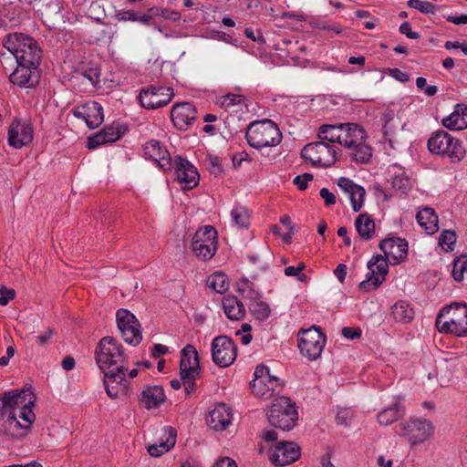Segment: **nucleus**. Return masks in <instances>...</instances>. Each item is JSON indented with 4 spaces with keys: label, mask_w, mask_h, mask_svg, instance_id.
I'll use <instances>...</instances> for the list:
<instances>
[{
    "label": "nucleus",
    "mask_w": 467,
    "mask_h": 467,
    "mask_svg": "<svg viewBox=\"0 0 467 467\" xmlns=\"http://www.w3.org/2000/svg\"><path fill=\"white\" fill-rule=\"evenodd\" d=\"M337 185L344 192L348 193L353 211L356 213L359 212L364 203L366 194L365 189L362 186L354 183L352 180L345 177L338 179Z\"/></svg>",
    "instance_id": "a878e982"
},
{
    "label": "nucleus",
    "mask_w": 467,
    "mask_h": 467,
    "mask_svg": "<svg viewBox=\"0 0 467 467\" xmlns=\"http://www.w3.org/2000/svg\"><path fill=\"white\" fill-rule=\"evenodd\" d=\"M467 272V255H461L453 261L451 275L456 282L463 280V275Z\"/></svg>",
    "instance_id": "de8ad7c7"
},
{
    "label": "nucleus",
    "mask_w": 467,
    "mask_h": 467,
    "mask_svg": "<svg viewBox=\"0 0 467 467\" xmlns=\"http://www.w3.org/2000/svg\"><path fill=\"white\" fill-rule=\"evenodd\" d=\"M274 376L270 375L269 368L265 365H259L255 368L254 370V380H259L265 381V379H268L269 378H273Z\"/></svg>",
    "instance_id": "052dcab7"
},
{
    "label": "nucleus",
    "mask_w": 467,
    "mask_h": 467,
    "mask_svg": "<svg viewBox=\"0 0 467 467\" xmlns=\"http://www.w3.org/2000/svg\"><path fill=\"white\" fill-rule=\"evenodd\" d=\"M166 396L162 387L154 385L147 386L141 392L140 402L146 410L158 408L164 403Z\"/></svg>",
    "instance_id": "c85d7f7f"
},
{
    "label": "nucleus",
    "mask_w": 467,
    "mask_h": 467,
    "mask_svg": "<svg viewBox=\"0 0 467 467\" xmlns=\"http://www.w3.org/2000/svg\"><path fill=\"white\" fill-rule=\"evenodd\" d=\"M354 413L350 409L344 408L340 409L336 416V420L338 425L349 426L353 419Z\"/></svg>",
    "instance_id": "603ef678"
},
{
    "label": "nucleus",
    "mask_w": 467,
    "mask_h": 467,
    "mask_svg": "<svg viewBox=\"0 0 467 467\" xmlns=\"http://www.w3.org/2000/svg\"><path fill=\"white\" fill-rule=\"evenodd\" d=\"M116 321L125 342L134 347L142 340V330L137 317L128 309L120 308L116 313Z\"/></svg>",
    "instance_id": "9b49d317"
},
{
    "label": "nucleus",
    "mask_w": 467,
    "mask_h": 467,
    "mask_svg": "<svg viewBox=\"0 0 467 467\" xmlns=\"http://www.w3.org/2000/svg\"><path fill=\"white\" fill-rule=\"evenodd\" d=\"M379 249L389 258L392 265H399L408 256V242L400 237L392 236L381 240Z\"/></svg>",
    "instance_id": "aec40b11"
},
{
    "label": "nucleus",
    "mask_w": 467,
    "mask_h": 467,
    "mask_svg": "<svg viewBox=\"0 0 467 467\" xmlns=\"http://www.w3.org/2000/svg\"><path fill=\"white\" fill-rule=\"evenodd\" d=\"M355 226L361 239L371 240L375 234V222L367 213L359 214L355 221Z\"/></svg>",
    "instance_id": "e433bc0d"
},
{
    "label": "nucleus",
    "mask_w": 467,
    "mask_h": 467,
    "mask_svg": "<svg viewBox=\"0 0 467 467\" xmlns=\"http://www.w3.org/2000/svg\"><path fill=\"white\" fill-rule=\"evenodd\" d=\"M400 33L405 35L410 39H419L420 35L418 32H414L411 29V26L409 22H403L400 26Z\"/></svg>",
    "instance_id": "680f3d73"
},
{
    "label": "nucleus",
    "mask_w": 467,
    "mask_h": 467,
    "mask_svg": "<svg viewBox=\"0 0 467 467\" xmlns=\"http://www.w3.org/2000/svg\"><path fill=\"white\" fill-rule=\"evenodd\" d=\"M416 218L419 224L425 229L428 234H433L439 230L438 215L434 209L425 207L418 212Z\"/></svg>",
    "instance_id": "c9c22d12"
},
{
    "label": "nucleus",
    "mask_w": 467,
    "mask_h": 467,
    "mask_svg": "<svg viewBox=\"0 0 467 467\" xmlns=\"http://www.w3.org/2000/svg\"><path fill=\"white\" fill-rule=\"evenodd\" d=\"M306 268V264L301 262L297 266H287L285 268V275L286 276H294L296 280L306 283L308 281V276L303 273V270Z\"/></svg>",
    "instance_id": "09e8293b"
},
{
    "label": "nucleus",
    "mask_w": 467,
    "mask_h": 467,
    "mask_svg": "<svg viewBox=\"0 0 467 467\" xmlns=\"http://www.w3.org/2000/svg\"><path fill=\"white\" fill-rule=\"evenodd\" d=\"M341 333L348 339H357L361 337V329L359 327H345L342 328Z\"/></svg>",
    "instance_id": "0e129e2a"
},
{
    "label": "nucleus",
    "mask_w": 467,
    "mask_h": 467,
    "mask_svg": "<svg viewBox=\"0 0 467 467\" xmlns=\"http://www.w3.org/2000/svg\"><path fill=\"white\" fill-rule=\"evenodd\" d=\"M26 390H27V396H29V400H27V399L26 398V401L20 404V406H18V408H20L18 417L23 421H25L26 424H22L19 420H17V419L16 420V421H14L13 424H15L16 429H24L28 431L30 430L31 425L36 420V414L32 409L35 406L36 397L33 394V392L30 391L29 389H26Z\"/></svg>",
    "instance_id": "c756f323"
},
{
    "label": "nucleus",
    "mask_w": 467,
    "mask_h": 467,
    "mask_svg": "<svg viewBox=\"0 0 467 467\" xmlns=\"http://www.w3.org/2000/svg\"><path fill=\"white\" fill-rule=\"evenodd\" d=\"M74 116L83 119L90 129L99 127L104 119L103 108L97 101H89L74 110Z\"/></svg>",
    "instance_id": "b1692460"
},
{
    "label": "nucleus",
    "mask_w": 467,
    "mask_h": 467,
    "mask_svg": "<svg viewBox=\"0 0 467 467\" xmlns=\"http://www.w3.org/2000/svg\"><path fill=\"white\" fill-rule=\"evenodd\" d=\"M400 436L405 437L411 445L421 443L428 440L434 432L433 424L426 419H410L400 424Z\"/></svg>",
    "instance_id": "ddd939ff"
},
{
    "label": "nucleus",
    "mask_w": 467,
    "mask_h": 467,
    "mask_svg": "<svg viewBox=\"0 0 467 467\" xmlns=\"http://www.w3.org/2000/svg\"><path fill=\"white\" fill-rule=\"evenodd\" d=\"M237 291L243 297L251 300L253 303L260 300L262 295L254 288V283L250 282L246 277H243L237 283Z\"/></svg>",
    "instance_id": "a19ab883"
},
{
    "label": "nucleus",
    "mask_w": 467,
    "mask_h": 467,
    "mask_svg": "<svg viewBox=\"0 0 467 467\" xmlns=\"http://www.w3.org/2000/svg\"><path fill=\"white\" fill-rule=\"evenodd\" d=\"M407 5L409 7L419 10L420 13L425 15L434 14L436 10L435 5L420 0H409Z\"/></svg>",
    "instance_id": "8fccbe9b"
},
{
    "label": "nucleus",
    "mask_w": 467,
    "mask_h": 467,
    "mask_svg": "<svg viewBox=\"0 0 467 467\" xmlns=\"http://www.w3.org/2000/svg\"><path fill=\"white\" fill-rule=\"evenodd\" d=\"M232 417L230 407L225 403H221L210 412L207 422L211 429L223 431L231 424Z\"/></svg>",
    "instance_id": "cd10ccee"
},
{
    "label": "nucleus",
    "mask_w": 467,
    "mask_h": 467,
    "mask_svg": "<svg viewBox=\"0 0 467 467\" xmlns=\"http://www.w3.org/2000/svg\"><path fill=\"white\" fill-rule=\"evenodd\" d=\"M172 168H174L177 182L182 185L184 191L192 190L198 185L200 175L188 160L176 156L172 161Z\"/></svg>",
    "instance_id": "a211bd4d"
},
{
    "label": "nucleus",
    "mask_w": 467,
    "mask_h": 467,
    "mask_svg": "<svg viewBox=\"0 0 467 467\" xmlns=\"http://www.w3.org/2000/svg\"><path fill=\"white\" fill-rule=\"evenodd\" d=\"M34 138V130L29 121H22L15 118L7 130L8 145L14 149H21L30 144Z\"/></svg>",
    "instance_id": "f3484780"
},
{
    "label": "nucleus",
    "mask_w": 467,
    "mask_h": 467,
    "mask_svg": "<svg viewBox=\"0 0 467 467\" xmlns=\"http://www.w3.org/2000/svg\"><path fill=\"white\" fill-rule=\"evenodd\" d=\"M95 359L101 371L129 364V358L122 345L116 338L109 336L102 337L98 343Z\"/></svg>",
    "instance_id": "20e7f679"
},
{
    "label": "nucleus",
    "mask_w": 467,
    "mask_h": 467,
    "mask_svg": "<svg viewBox=\"0 0 467 467\" xmlns=\"http://www.w3.org/2000/svg\"><path fill=\"white\" fill-rule=\"evenodd\" d=\"M402 400L403 399L399 397L392 406L381 410L377 417L378 422L382 426H388L402 419L406 413Z\"/></svg>",
    "instance_id": "473e14b6"
},
{
    "label": "nucleus",
    "mask_w": 467,
    "mask_h": 467,
    "mask_svg": "<svg viewBox=\"0 0 467 467\" xmlns=\"http://www.w3.org/2000/svg\"><path fill=\"white\" fill-rule=\"evenodd\" d=\"M17 67L9 76L10 81L19 87L33 88L39 81V65H28L27 63L16 62Z\"/></svg>",
    "instance_id": "4be33fe9"
},
{
    "label": "nucleus",
    "mask_w": 467,
    "mask_h": 467,
    "mask_svg": "<svg viewBox=\"0 0 467 467\" xmlns=\"http://www.w3.org/2000/svg\"><path fill=\"white\" fill-rule=\"evenodd\" d=\"M436 327L441 333L464 336L467 333V304L452 303L441 308L436 318Z\"/></svg>",
    "instance_id": "7ed1b4c3"
},
{
    "label": "nucleus",
    "mask_w": 467,
    "mask_h": 467,
    "mask_svg": "<svg viewBox=\"0 0 467 467\" xmlns=\"http://www.w3.org/2000/svg\"><path fill=\"white\" fill-rule=\"evenodd\" d=\"M207 285L214 292L223 294L228 290L229 284L225 275L215 273L208 277Z\"/></svg>",
    "instance_id": "37998d69"
},
{
    "label": "nucleus",
    "mask_w": 467,
    "mask_h": 467,
    "mask_svg": "<svg viewBox=\"0 0 467 467\" xmlns=\"http://www.w3.org/2000/svg\"><path fill=\"white\" fill-rule=\"evenodd\" d=\"M269 423L282 431L292 430L298 420L296 404L287 397H280L271 405L266 413Z\"/></svg>",
    "instance_id": "423d86ee"
},
{
    "label": "nucleus",
    "mask_w": 467,
    "mask_h": 467,
    "mask_svg": "<svg viewBox=\"0 0 467 467\" xmlns=\"http://www.w3.org/2000/svg\"><path fill=\"white\" fill-rule=\"evenodd\" d=\"M300 456L301 449L296 442L281 441L275 446L269 459L275 466H285L296 462Z\"/></svg>",
    "instance_id": "412c9836"
},
{
    "label": "nucleus",
    "mask_w": 467,
    "mask_h": 467,
    "mask_svg": "<svg viewBox=\"0 0 467 467\" xmlns=\"http://www.w3.org/2000/svg\"><path fill=\"white\" fill-rule=\"evenodd\" d=\"M232 218L235 224L241 228H247L250 224L248 210L244 206H236L232 210Z\"/></svg>",
    "instance_id": "49530a36"
},
{
    "label": "nucleus",
    "mask_w": 467,
    "mask_h": 467,
    "mask_svg": "<svg viewBox=\"0 0 467 467\" xmlns=\"http://www.w3.org/2000/svg\"><path fill=\"white\" fill-rule=\"evenodd\" d=\"M166 438L159 444H151L148 447V452L152 457H160L174 447L176 443L177 431L172 427L164 429Z\"/></svg>",
    "instance_id": "72a5a7b5"
},
{
    "label": "nucleus",
    "mask_w": 467,
    "mask_h": 467,
    "mask_svg": "<svg viewBox=\"0 0 467 467\" xmlns=\"http://www.w3.org/2000/svg\"><path fill=\"white\" fill-rule=\"evenodd\" d=\"M107 139H105V134L100 130L93 136L88 138L87 147L89 150H94L100 145L106 144Z\"/></svg>",
    "instance_id": "6e6d98bb"
},
{
    "label": "nucleus",
    "mask_w": 467,
    "mask_h": 467,
    "mask_svg": "<svg viewBox=\"0 0 467 467\" xmlns=\"http://www.w3.org/2000/svg\"><path fill=\"white\" fill-rule=\"evenodd\" d=\"M245 138L251 147L261 149L279 144L282 134L274 121L264 119L252 122L247 128Z\"/></svg>",
    "instance_id": "39448f33"
},
{
    "label": "nucleus",
    "mask_w": 467,
    "mask_h": 467,
    "mask_svg": "<svg viewBox=\"0 0 467 467\" xmlns=\"http://www.w3.org/2000/svg\"><path fill=\"white\" fill-rule=\"evenodd\" d=\"M211 351L213 363L220 368L229 367L237 357V346L227 336L214 337L211 345Z\"/></svg>",
    "instance_id": "4468645a"
},
{
    "label": "nucleus",
    "mask_w": 467,
    "mask_h": 467,
    "mask_svg": "<svg viewBox=\"0 0 467 467\" xmlns=\"http://www.w3.org/2000/svg\"><path fill=\"white\" fill-rule=\"evenodd\" d=\"M174 96L173 88L163 86H150L141 88L138 99L141 107L156 109L165 107Z\"/></svg>",
    "instance_id": "2eb2a0df"
},
{
    "label": "nucleus",
    "mask_w": 467,
    "mask_h": 467,
    "mask_svg": "<svg viewBox=\"0 0 467 467\" xmlns=\"http://www.w3.org/2000/svg\"><path fill=\"white\" fill-rule=\"evenodd\" d=\"M27 390L13 389L0 394V421L12 425L16 420V409L26 401Z\"/></svg>",
    "instance_id": "dca6fc26"
},
{
    "label": "nucleus",
    "mask_w": 467,
    "mask_h": 467,
    "mask_svg": "<svg viewBox=\"0 0 467 467\" xmlns=\"http://www.w3.org/2000/svg\"><path fill=\"white\" fill-rule=\"evenodd\" d=\"M128 371V367L124 365L102 371L104 373L103 384L109 398L117 399L128 394L130 384L126 378Z\"/></svg>",
    "instance_id": "f8f14e48"
},
{
    "label": "nucleus",
    "mask_w": 467,
    "mask_h": 467,
    "mask_svg": "<svg viewBox=\"0 0 467 467\" xmlns=\"http://www.w3.org/2000/svg\"><path fill=\"white\" fill-rule=\"evenodd\" d=\"M180 374L199 375L200 359L196 348L192 345H187L181 352Z\"/></svg>",
    "instance_id": "bb28decb"
},
{
    "label": "nucleus",
    "mask_w": 467,
    "mask_h": 467,
    "mask_svg": "<svg viewBox=\"0 0 467 467\" xmlns=\"http://www.w3.org/2000/svg\"><path fill=\"white\" fill-rule=\"evenodd\" d=\"M391 315L397 322L409 323L413 319L414 310L407 301L400 300L391 307Z\"/></svg>",
    "instance_id": "58836bf2"
},
{
    "label": "nucleus",
    "mask_w": 467,
    "mask_h": 467,
    "mask_svg": "<svg viewBox=\"0 0 467 467\" xmlns=\"http://www.w3.org/2000/svg\"><path fill=\"white\" fill-rule=\"evenodd\" d=\"M102 133L105 134V139H107V143H111L122 136L123 132L121 131L120 128L114 127V126H108L105 127L102 130Z\"/></svg>",
    "instance_id": "864d4df0"
},
{
    "label": "nucleus",
    "mask_w": 467,
    "mask_h": 467,
    "mask_svg": "<svg viewBox=\"0 0 467 467\" xmlns=\"http://www.w3.org/2000/svg\"><path fill=\"white\" fill-rule=\"evenodd\" d=\"M168 352V348L161 344H154L151 348V357L154 358H159L160 357L165 355Z\"/></svg>",
    "instance_id": "338daca9"
},
{
    "label": "nucleus",
    "mask_w": 467,
    "mask_h": 467,
    "mask_svg": "<svg viewBox=\"0 0 467 467\" xmlns=\"http://www.w3.org/2000/svg\"><path fill=\"white\" fill-rule=\"evenodd\" d=\"M388 260H389V258H387L385 254H376L368 262V269L369 272H375L376 276H382L385 278L389 273Z\"/></svg>",
    "instance_id": "79ce46f5"
},
{
    "label": "nucleus",
    "mask_w": 467,
    "mask_h": 467,
    "mask_svg": "<svg viewBox=\"0 0 467 467\" xmlns=\"http://www.w3.org/2000/svg\"><path fill=\"white\" fill-rule=\"evenodd\" d=\"M313 180V175L310 173H303L297 175L294 179V183L300 191H305L307 188L308 182Z\"/></svg>",
    "instance_id": "bf43d9fd"
},
{
    "label": "nucleus",
    "mask_w": 467,
    "mask_h": 467,
    "mask_svg": "<svg viewBox=\"0 0 467 467\" xmlns=\"http://www.w3.org/2000/svg\"><path fill=\"white\" fill-rule=\"evenodd\" d=\"M456 243V234L452 231L445 230L439 238V244L445 251L452 250V245Z\"/></svg>",
    "instance_id": "3c124183"
},
{
    "label": "nucleus",
    "mask_w": 467,
    "mask_h": 467,
    "mask_svg": "<svg viewBox=\"0 0 467 467\" xmlns=\"http://www.w3.org/2000/svg\"><path fill=\"white\" fill-rule=\"evenodd\" d=\"M213 467H237L236 462L231 458L224 457L219 460Z\"/></svg>",
    "instance_id": "774afa93"
},
{
    "label": "nucleus",
    "mask_w": 467,
    "mask_h": 467,
    "mask_svg": "<svg viewBox=\"0 0 467 467\" xmlns=\"http://www.w3.org/2000/svg\"><path fill=\"white\" fill-rule=\"evenodd\" d=\"M223 307L226 317L231 320H240L245 315V308L241 300L234 296L223 298Z\"/></svg>",
    "instance_id": "f704fd0d"
},
{
    "label": "nucleus",
    "mask_w": 467,
    "mask_h": 467,
    "mask_svg": "<svg viewBox=\"0 0 467 467\" xmlns=\"http://www.w3.org/2000/svg\"><path fill=\"white\" fill-rule=\"evenodd\" d=\"M16 292L14 289H7L3 286L0 289V306H6L9 301L14 299Z\"/></svg>",
    "instance_id": "e2e57ef3"
},
{
    "label": "nucleus",
    "mask_w": 467,
    "mask_h": 467,
    "mask_svg": "<svg viewBox=\"0 0 467 467\" xmlns=\"http://www.w3.org/2000/svg\"><path fill=\"white\" fill-rule=\"evenodd\" d=\"M207 169L212 174L218 175L223 172L222 165L219 161V158L216 156H207Z\"/></svg>",
    "instance_id": "4d7b16f0"
},
{
    "label": "nucleus",
    "mask_w": 467,
    "mask_h": 467,
    "mask_svg": "<svg viewBox=\"0 0 467 467\" xmlns=\"http://www.w3.org/2000/svg\"><path fill=\"white\" fill-rule=\"evenodd\" d=\"M343 123L338 125L324 124L319 128L317 137L320 140L329 143H338L341 145Z\"/></svg>",
    "instance_id": "4c0bfd02"
},
{
    "label": "nucleus",
    "mask_w": 467,
    "mask_h": 467,
    "mask_svg": "<svg viewBox=\"0 0 467 467\" xmlns=\"http://www.w3.org/2000/svg\"><path fill=\"white\" fill-rule=\"evenodd\" d=\"M301 157L314 166L331 167L337 160L334 145L318 140L306 144L301 150Z\"/></svg>",
    "instance_id": "1a4fd4ad"
},
{
    "label": "nucleus",
    "mask_w": 467,
    "mask_h": 467,
    "mask_svg": "<svg viewBox=\"0 0 467 467\" xmlns=\"http://www.w3.org/2000/svg\"><path fill=\"white\" fill-rule=\"evenodd\" d=\"M144 157L156 162L164 171H171L172 161L167 148L157 140H151L143 145Z\"/></svg>",
    "instance_id": "6ab92c4d"
},
{
    "label": "nucleus",
    "mask_w": 467,
    "mask_h": 467,
    "mask_svg": "<svg viewBox=\"0 0 467 467\" xmlns=\"http://www.w3.org/2000/svg\"><path fill=\"white\" fill-rule=\"evenodd\" d=\"M326 343V334L318 326L313 325L309 328H301L297 333V347L300 353L310 361L321 357Z\"/></svg>",
    "instance_id": "0eeeda50"
},
{
    "label": "nucleus",
    "mask_w": 467,
    "mask_h": 467,
    "mask_svg": "<svg viewBox=\"0 0 467 467\" xmlns=\"http://www.w3.org/2000/svg\"><path fill=\"white\" fill-rule=\"evenodd\" d=\"M245 101V97L240 94L229 93L223 97H222V106L226 108L241 104Z\"/></svg>",
    "instance_id": "5fc2aeb1"
},
{
    "label": "nucleus",
    "mask_w": 467,
    "mask_h": 467,
    "mask_svg": "<svg viewBox=\"0 0 467 467\" xmlns=\"http://www.w3.org/2000/svg\"><path fill=\"white\" fill-rule=\"evenodd\" d=\"M75 73L87 78L89 83L97 87L100 82V67L90 59L81 60L75 68Z\"/></svg>",
    "instance_id": "2f4dec72"
},
{
    "label": "nucleus",
    "mask_w": 467,
    "mask_h": 467,
    "mask_svg": "<svg viewBox=\"0 0 467 467\" xmlns=\"http://www.w3.org/2000/svg\"><path fill=\"white\" fill-rule=\"evenodd\" d=\"M384 281L385 278L382 276H376L375 272H368L367 278L359 283L358 288L363 292H369L376 290Z\"/></svg>",
    "instance_id": "a18cd8bd"
},
{
    "label": "nucleus",
    "mask_w": 467,
    "mask_h": 467,
    "mask_svg": "<svg viewBox=\"0 0 467 467\" xmlns=\"http://www.w3.org/2000/svg\"><path fill=\"white\" fill-rule=\"evenodd\" d=\"M322 199H324L326 206H331L336 203V196L328 189L322 188L319 192Z\"/></svg>",
    "instance_id": "69168bd1"
},
{
    "label": "nucleus",
    "mask_w": 467,
    "mask_h": 467,
    "mask_svg": "<svg viewBox=\"0 0 467 467\" xmlns=\"http://www.w3.org/2000/svg\"><path fill=\"white\" fill-rule=\"evenodd\" d=\"M394 171L391 178L392 187L401 192L405 193L411 188L410 178L406 175L405 171L401 167L395 164L392 166Z\"/></svg>",
    "instance_id": "ea45409f"
},
{
    "label": "nucleus",
    "mask_w": 467,
    "mask_h": 467,
    "mask_svg": "<svg viewBox=\"0 0 467 467\" xmlns=\"http://www.w3.org/2000/svg\"><path fill=\"white\" fill-rule=\"evenodd\" d=\"M442 125L449 130H462L467 128V106L457 104L453 112L442 119Z\"/></svg>",
    "instance_id": "7c9ffc66"
},
{
    "label": "nucleus",
    "mask_w": 467,
    "mask_h": 467,
    "mask_svg": "<svg viewBox=\"0 0 467 467\" xmlns=\"http://www.w3.org/2000/svg\"><path fill=\"white\" fill-rule=\"evenodd\" d=\"M197 377L198 375H187L186 373L181 375V380L184 385L186 394L189 395L195 391L194 379Z\"/></svg>",
    "instance_id": "13d9d810"
},
{
    "label": "nucleus",
    "mask_w": 467,
    "mask_h": 467,
    "mask_svg": "<svg viewBox=\"0 0 467 467\" xmlns=\"http://www.w3.org/2000/svg\"><path fill=\"white\" fill-rule=\"evenodd\" d=\"M3 46L14 55L16 62L40 65L42 50L33 37L23 33L9 34L4 38Z\"/></svg>",
    "instance_id": "f257e3e1"
},
{
    "label": "nucleus",
    "mask_w": 467,
    "mask_h": 467,
    "mask_svg": "<svg viewBox=\"0 0 467 467\" xmlns=\"http://www.w3.org/2000/svg\"><path fill=\"white\" fill-rule=\"evenodd\" d=\"M197 118L195 107L190 102H182L173 105L171 110V119L175 128L187 130Z\"/></svg>",
    "instance_id": "5701e85b"
},
{
    "label": "nucleus",
    "mask_w": 467,
    "mask_h": 467,
    "mask_svg": "<svg viewBox=\"0 0 467 467\" xmlns=\"http://www.w3.org/2000/svg\"><path fill=\"white\" fill-rule=\"evenodd\" d=\"M249 309L252 315L259 321L266 320L270 316V307L267 303L264 302L262 298L250 305Z\"/></svg>",
    "instance_id": "c03bdc74"
},
{
    "label": "nucleus",
    "mask_w": 467,
    "mask_h": 467,
    "mask_svg": "<svg viewBox=\"0 0 467 467\" xmlns=\"http://www.w3.org/2000/svg\"><path fill=\"white\" fill-rule=\"evenodd\" d=\"M428 149L431 153L449 157L452 162L460 161L465 155L461 140L444 130H438L431 135L428 140Z\"/></svg>",
    "instance_id": "6e6552de"
},
{
    "label": "nucleus",
    "mask_w": 467,
    "mask_h": 467,
    "mask_svg": "<svg viewBox=\"0 0 467 467\" xmlns=\"http://www.w3.org/2000/svg\"><path fill=\"white\" fill-rule=\"evenodd\" d=\"M252 392L264 400H268L275 394H279L283 389V383L276 377L269 378L265 381L253 380L250 383Z\"/></svg>",
    "instance_id": "393cba45"
},
{
    "label": "nucleus",
    "mask_w": 467,
    "mask_h": 467,
    "mask_svg": "<svg viewBox=\"0 0 467 467\" xmlns=\"http://www.w3.org/2000/svg\"><path fill=\"white\" fill-rule=\"evenodd\" d=\"M365 130L356 123H343L341 145L352 150L350 156L358 163H368L372 157V148L366 143Z\"/></svg>",
    "instance_id": "f03ea898"
},
{
    "label": "nucleus",
    "mask_w": 467,
    "mask_h": 467,
    "mask_svg": "<svg viewBox=\"0 0 467 467\" xmlns=\"http://www.w3.org/2000/svg\"><path fill=\"white\" fill-rule=\"evenodd\" d=\"M217 232L212 225L200 228L192 240V249L198 259L210 260L216 253L218 241Z\"/></svg>",
    "instance_id": "9d476101"
}]
</instances>
